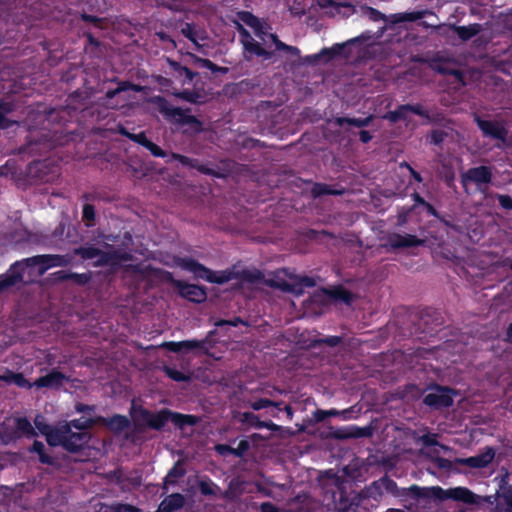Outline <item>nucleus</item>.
Here are the masks:
<instances>
[{"label":"nucleus","instance_id":"obj_1","mask_svg":"<svg viewBox=\"0 0 512 512\" xmlns=\"http://www.w3.org/2000/svg\"><path fill=\"white\" fill-rule=\"evenodd\" d=\"M179 265L190 272L197 278L205 279L208 282L216 284H224L231 280H239L242 284L258 285L264 283L263 274L256 269H232L214 272L202 264L192 259H182Z\"/></svg>","mask_w":512,"mask_h":512},{"label":"nucleus","instance_id":"obj_2","mask_svg":"<svg viewBox=\"0 0 512 512\" xmlns=\"http://www.w3.org/2000/svg\"><path fill=\"white\" fill-rule=\"evenodd\" d=\"M73 260V254L66 255H37L17 263L9 276L0 281V292L15 285L24 278V273L31 267L39 266L38 274L43 275L53 267L68 266Z\"/></svg>","mask_w":512,"mask_h":512},{"label":"nucleus","instance_id":"obj_3","mask_svg":"<svg viewBox=\"0 0 512 512\" xmlns=\"http://www.w3.org/2000/svg\"><path fill=\"white\" fill-rule=\"evenodd\" d=\"M73 254L80 255L84 260L96 259V266H115L130 259V256L128 254L120 253L115 250L103 251L92 246L76 248L74 249Z\"/></svg>","mask_w":512,"mask_h":512},{"label":"nucleus","instance_id":"obj_4","mask_svg":"<svg viewBox=\"0 0 512 512\" xmlns=\"http://www.w3.org/2000/svg\"><path fill=\"white\" fill-rule=\"evenodd\" d=\"M86 439L84 432H72L70 424L60 423L57 426V433L50 435L49 445H61L69 451H75L86 442Z\"/></svg>","mask_w":512,"mask_h":512},{"label":"nucleus","instance_id":"obj_5","mask_svg":"<svg viewBox=\"0 0 512 512\" xmlns=\"http://www.w3.org/2000/svg\"><path fill=\"white\" fill-rule=\"evenodd\" d=\"M148 101L153 104L154 108L164 114L167 118L174 121L176 124L181 125H201V123L194 117L187 115L185 111L180 108L172 107L166 99L160 96H155Z\"/></svg>","mask_w":512,"mask_h":512},{"label":"nucleus","instance_id":"obj_6","mask_svg":"<svg viewBox=\"0 0 512 512\" xmlns=\"http://www.w3.org/2000/svg\"><path fill=\"white\" fill-rule=\"evenodd\" d=\"M408 112H414L419 115L425 116L428 119V122L425 123V125L446 126L450 123L448 120H446L439 114L430 116L426 114L424 111H422L419 106L413 107L410 105H403L398 110L387 113L384 116V118L388 119L391 124H395L401 119H406Z\"/></svg>","mask_w":512,"mask_h":512},{"label":"nucleus","instance_id":"obj_7","mask_svg":"<svg viewBox=\"0 0 512 512\" xmlns=\"http://www.w3.org/2000/svg\"><path fill=\"white\" fill-rule=\"evenodd\" d=\"M172 158L179 160L185 166L196 168L197 170H199L200 172H202L204 174L213 175L218 178L225 177L227 174L231 173L235 166V164L233 162L224 160L221 162L222 168H220L219 170L216 171V170L210 169L204 165L199 164L198 161L195 159H191V158H188V157L180 155V154L173 153Z\"/></svg>","mask_w":512,"mask_h":512},{"label":"nucleus","instance_id":"obj_8","mask_svg":"<svg viewBox=\"0 0 512 512\" xmlns=\"http://www.w3.org/2000/svg\"><path fill=\"white\" fill-rule=\"evenodd\" d=\"M143 415L147 419H149L147 426L152 427L154 429H160L169 419H171L176 424L180 425H192L195 423V419L192 416L181 415L168 411H161L157 414L150 413Z\"/></svg>","mask_w":512,"mask_h":512},{"label":"nucleus","instance_id":"obj_9","mask_svg":"<svg viewBox=\"0 0 512 512\" xmlns=\"http://www.w3.org/2000/svg\"><path fill=\"white\" fill-rule=\"evenodd\" d=\"M458 63L457 61L450 57L441 54H436L430 60V67L441 74H449L453 75L457 80H459L463 85V74L461 71L454 68Z\"/></svg>","mask_w":512,"mask_h":512},{"label":"nucleus","instance_id":"obj_10","mask_svg":"<svg viewBox=\"0 0 512 512\" xmlns=\"http://www.w3.org/2000/svg\"><path fill=\"white\" fill-rule=\"evenodd\" d=\"M361 9L369 14V16L374 20L382 19V20H389L392 24H397L404 21H416L418 19H421L427 11H420V12H412V13H404V14H394L391 17H387L386 15L382 14L381 12L375 10L374 8L368 7V6H362Z\"/></svg>","mask_w":512,"mask_h":512},{"label":"nucleus","instance_id":"obj_11","mask_svg":"<svg viewBox=\"0 0 512 512\" xmlns=\"http://www.w3.org/2000/svg\"><path fill=\"white\" fill-rule=\"evenodd\" d=\"M238 18L240 21L248 25L254 30L255 36L259 39L260 46H267L269 35L271 33L268 32V29L260 22V20L255 17L250 12H240L238 13Z\"/></svg>","mask_w":512,"mask_h":512},{"label":"nucleus","instance_id":"obj_12","mask_svg":"<svg viewBox=\"0 0 512 512\" xmlns=\"http://www.w3.org/2000/svg\"><path fill=\"white\" fill-rule=\"evenodd\" d=\"M452 391L445 387H436L424 398V403L437 408L447 407L452 404Z\"/></svg>","mask_w":512,"mask_h":512},{"label":"nucleus","instance_id":"obj_13","mask_svg":"<svg viewBox=\"0 0 512 512\" xmlns=\"http://www.w3.org/2000/svg\"><path fill=\"white\" fill-rule=\"evenodd\" d=\"M340 300L346 304H349L352 301V295L342 289V288H335L332 290H318L313 295V301L316 303L326 304L330 300Z\"/></svg>","mask_w":512,"mask_h":512},{"label":"nucleus","instance_id":"obj_14","mask_svg":"<svg viewBox=\"0 0 512 512\" xmlns=\"http://www.w3.org/2000/svg\"><path fill=\"white\" fill-rule=\"evenodd\" d=\"M491 170L486 166L470 168L462 175V183L467 186L469 183L477 185L487 184L491 181Z\"/></svg>","mask_w":512,"mask_h":512},{"label":"nucleus","instance_id":"obj_15","mask_svg":"<svg viewBox=\"0 0 512 512\" xmlns=\"http://www.w3.org/2000/svg\"><path fill=\"white\" fill-rule=\"evenodd\" d=\"M285 276H289V278L296 280L295 276H293L292 274H288V272L286 270H281V271H277L270 278H267V279L264 278V283L270 287L280 289L284 292H293L296 294H301L302 290L296 289L295 286H293L292 284H289L285 280Z\"/></svg>","mask_w":512,"mask_h":512},{"label":"nucleus","instance_id":"obj_16","mask_svg":"<svg viewBox=\"0 0 512 512\" xmlns=\"http://www.w3.org/2000/svg\"><path fill=\"white\" fill-rule=\"evenodd\" d=\"M237 30L242 35V44L246 51L255 53L259 56H264L265 58H270L272 53L265 50L260 46V42L255 40L250 33L240 24L239 22H235Z\"/></svg>","mask_w":512,"mask_h":512},{"label":"nucleus","instance_id":"obj_17","mask_svg":"<svg viewBox=\"0 0 512 512\" xmlns=\"http://www.w3.org/2000/svg\"><path fill=\"white\" fill-rule=\"evenodd\" d=\"M174 284L179 290L180 295L190 301L200 303L206 299V292L200 286L187 284L182 281H175Z\"/></svg>","mask_w":512,"mask_h":512},{"label":"nucleus","instance_id":"obj_18","mask_svg":"<svg viewBox=\"0 0 512 512\" xmlns=\"http://www.w3.org/2000/svg\"><path fill=\"white\" fill-rule=\"evenodd\" d=\"M424 244V241L410 234H390L387 237V245L393 249L415 247Z\"/></svg>","mask_w":512,"mask_h":512},{"label":"nucleus","instance_id":"obj_19","mask_svg":"<svg viewBox=\"0 0 512 512\" xmlns=\"http://www.w3.org/2000/svg\"><path fill=\"white\" fill-rule=\"evenodd\" d=\"M67 380L66 376L59 371L53 370L47 375L39 377L35 380L33 385L37 388H49V389H57L64 381Z\"/></svg>","mask_w":512,"mask_h":512},{"label":"nucleus","instance_id":"obj_20","mask_svg":"<svg viewBox=\"0 0 512 512\" xmlns=\"http://www.w3.org/2000/svg\"><path fill=\"white\" fill-rule=\"evenodd\" d=\"M435 30L448 29L457 33L462 41H467L481 32L482 27L479 24H472L469 26H456V25H438L434 27Z\"/></svg>","mask_w":512,"mask_h":512},{"label":"nucleus","instance_id":"obj_21","mask_svg":"<svg viewBox=\"0 0 512 512\" xmlns=\"http://www.w3.org/2000/svg\"><path fill=\"white\" fill-rule=\"evenodd\" d=\"M120 131L125 136L130 138L131 140L146 147L152 153V155H154L156 157H164L166 155V153L159 146H157L156 144H154L153 142H151L150 140L147 139L144 132L134 134V133H131L129 130H120Z\"/></svg>","mask_w":512,"mask_h":512},{"label":"nucleus","instance_id":"obj_22","mask_svg":"<svg viewBox=\"0 0 512 512\" xmlns=\"http://www.w3.org/2000/svg\"><path fill=\"white\" fill-rule=\"evenodd\" d=\"M451 499L465 504H478L480 496L473 493L466 487L451 488Z\"/></svg>","mask_w":512,"mask_h":512},{"label":"nucleus","instance_id":"obj_23","mask_svg":"<svg viewBox=\"0 0 512 512\" xmlns=\"http://www.w3.org/2000/svg\"><path fill=\"white\" fill-rule=\"evenodd\" d=\"M495 452L491 448H487L483 453L466 458L463 460V463L467 466L474 468H483L486 467L494 458Z\"/></svg>","mask_w":512,"mask_h":512},{"label":"nucleus","instance_id":"obj_24","mask_svg":"<svg viewBox=\"0 0 512 512\" xmlns=\"http://www.w3.org/2000/svg\"><path fill=\"white\" fill-rule=\"evenodd\" d=\"M369 39H370V36L362 35V36L350 39V40H348L345 43L336 44V45H334L331 48H325V49L322 50V54L324 56L323 61L324 62H328L330 59H332L335 56L339 55L346 45L354 44V43H357V42H364V41H367Z\"/></svg>","mask_w":512,"mask_h":512},{"label":"nucleus","instance_id":"obj_25","mask_svg":"<svg viewBox=\"0 0 512 512\" xmlns=\"http://www.w3.org/2000/svg\"><path fill=\"white\" fill-rule=\"evenodd\" d=\"M384 488L386 491L395 493L396 483L388 478H382L378 482L373 483L368 490L367 493L370 497L376 499L377 495H380L379 490Z\"/></svg>","mask_w":512,"mask_h":512},{"label":"nucleus","instance_id":"obj_26","mask_svg":"<svg viewBox=\"0 0 512 512\" xmlns=\"http://www.w3.org/2000/svg\"><path fill=\"white\" fill-rule=\"evenodd\" d=\"M186 471L183 467L182 461H177L173 468L168 472L165 477L163 488L167 489L168 485H173L177 480L185 475Z\"/></svg>","mask_w":512,"mask_h":512},{"label":"nucleus","instance_id":"obj_27","mask_svg":"<svg viewBox=\"0 0 512 512\" xmlns=\"http://www.w3.org/2000/svg\"><path fill=\"white\" fill-rule=\"evenodd\" d=\"M373 116L370 115L366 118H345L339 117L336 118L333 122H330L332 125L343 126V125H352V126H368L371 124Z\"/></svg>","mask_w":512,"mask_h":512},{"label":"nucleus","instance_id":"obj_28","mask_svg":"<svg viewBox=\"0 0 512 512\" xmlns=\"http://www.w3.org/2000/svg\"><path fill=\"white\" fill-rule=\"evenodd\" d=\"M371 435V429L369 427L359 428V427H351L345 431L337 432L338 438H361L368 437Z\"/></svg>","mask_w":512,"mask_h":512},{"label":"nucleus","instance_id":"obj_29","mask_svg":"<svg viewBox=\"0 0 512 512\" xmlns=\"http://www.w3.org/2000/svg\"><path fill=\"white\" fill-rule=\"evenodd\" d=\"M316 2L321 8L334 7L337 13L342 14L343 16H346V14L341 12V7L350 8L353 13L355 12V7L350 3H337L333 0H316Z\"/></svg>","mask_w":512,"mask_h":512},{"label":"nucleus","instance_id":"obj_30","mask_svg":"<svg viewBox=\"0 0 512 512\" xmlns=\"http://www.w3.org/2000/svg\"><path fill=\"white\" fill-rule=\"evenodd\" d=\"M343 190L341 189H333L330 186L326 184H316L314 185L312 189V194L315 197L321 196V195H340L342 194Z\"/></svg>","mask_w":512,"mask_h":512},{"label":"nucleus","instance_id":"obj_31","mask_svg":"<svg viewBox=\"0 0 512 512\" xmlns=\"http://www.w3.org/2000/svg\"><path fill=\"white\" fill-rule=\"evenodd\" d=\"M34 424L36 428L40 431V433L46 436V440L48 443L50 435L57 433V427L53 429L50 428V426L45 423L44 418L42 416H37L34 420Z\"/></svg>","mask_w":512,"mask_h":512},{"label":"nucleus","instance_id":"obj_32","mask_svg":"<svg viewBox=\"0 0 512 512\" xmlns=\"http://www.w3.org/2000/svg\"><path fill=\"white\" fill-rule=\"evenodd\" d=\"M128 425H129L128 419L126 417L120 416V415H116V416L112 417L108 422V426L110 427V429L113 431H116V432H120V431L124 430L125 428L128 427Z\"/></svg>","mask_w":512,"mask_h":512},{"label":"nucleus","instance_id":"obj_33","mask_svg":"<svg viewBox=\"0 0 512 512\" xmlns=\"http://www.w3.org/2000/svg\"><path fill=\"white\" fill-rule=\"evenodd\" d=\"M16 428L25 436L31 437L35 435L34 428L30 424V422L25 418L16 419Z\"/></svg>","mask_w":512,"mask_h":512},{"label":"nucleus","instance_id":"obj_34","mask_svg":"<svg viewBox=\"0 0 512 512\" xmlns=\"http://www.w3.org/2000/svg\"><path fill=\"white\" fill-rule=\"evenodd\" d=\"M163 370L167 374V376L174 381L181 382L190 380V375H187L169 366H164Z\"/></svg>","mask_w":512,"mask_h":512},{"label":"nucleus","instance_id":"obj_35","mask_svg":"<svg viewBox=\"0 0 512 512\" xmlns=\"http://www.w3.org/2000/svg\"><path fill=\"white\" fill-rule=\"evenodd\" d=\"M105 512H140V509L130 504L116 503L107 506Z\"/></svg>","mask_w":512,"mask_h":512},{"label":"nucleus","instance_id":"obj_36","mask_svg":"<svg viewBox=\"0 0 512 512\" xmlns=\"http://www.w3.org/2000/svg\"><path fill=\"white\" fill-rule=\"evenodd\" d=\"M237 419L243 424H248L257 428H259V422H261L255 414L250 412L238 413Z\"/></svg>","mask_w":512,"mask_h":512},{"label":"nucleus","instance_id":"obj_37","mask_svg":"<svg viewBox=\"0 0 512 512\" xmlns=\"http://www.w3.org/2000/svg\"><path fill=\"white\" fill-rule=\"evenodd\" d=\"M7 383H14L16 384L17 386L19 387H27V388H30L33 385V383H29L22 374L20 373H11V372H8V379H7Z\"/></svg>","mask_w":512,"mask_h":512},{"label":"nucleus","instance_id":"obj_38","mask_svg":"<svg viewBox=\"0 0 512 512\" xmlns=\"http://www.w3.org/2000/svg\"><path fill=\"white\" fill-rule=\"evenodd\" d=\"M143 414H150V412L144 409H135L132 414V419L138 427L147 426L148 424L149 419H147Z\"/></svg>","mask_w":512,"mask_h":512},{"label":"nucleus","instance_id":"obj_39","mask_svg":"<svg viewBox=\"0 0 512 512\" xmlns=\"http://www.w3.org/2000/svg\"><path fill=\"white\" fill-rule=\"evenodd\" d=\"M430 493L432 496H434L435 498H437L441 501L451 499V496H450L451 488L442 489L441 487H432L430 489Z\"/></svg>","mask_w":512,"mask_h":512},{"label":"nucleus","instance_id":"obj_40","mask_svg":"<svg viewBox=\"0 0 512 512\" xmlns=\"http://www.w3.org/2000/svg\"><path fill=\"white\" fill-rule=\"evenodd\" d=\"M199 489L203 495H215L218 487L210 481H201L199 483Z\"/></svg>","mask_w":512,"mask_h":512},{"label":"nucleus","instance_id":"obj_41","mask_svg":"<svg viewBox=\"0 0 512 512\" xmlns=\"http://www.w3.org/2000/svg\"><path fill=\"white\" fill-rule=\"evenodd\" d=\"M174 95L191 103H199L201 98L198 92L190 91L179 92L175 93Z\"/></svg>","mask_w":512,"mask_h":512},{"label":"nucleus","instance_id":"obj_42","mask_svg":"<svg viewBox=\"0 0 512 512\" xmlns=\"http://www.w3.org/2000/svg\"><path fill=\"white\" fill-rule=\"evenodd\" d=\"M205 345V341L198 340H186L181 341V351H190L193 349L202 348Z\"/></svg>","mask_w":512,"mask_h":512},{"label":"nucleus","instance_id":"obj_43","mask_svg":"<svg viewBox=\"0 0 512 512\" xmlns=\"http://www.w3.org/2000/svg\"><path fill=\"white\" fill-rule=\"evenodd\" d=\"M131 84L132 83L127 82V81L119 83V86L116 89L110 90L106 93L105 99L110 100L113 97H115L116 95H118L119 93L126 91L127 89H131Z\"/></svg>","mask_w":512,"mask_h":512},{"label":"nucleus","instance_id":"obj_44","mask_svg":"<svg viewBox=\"0 0 512 512\" xmlns=\"http://www.w3.org/2000/svg\"><path fill=\"white\" fill-rule=\"evenodd\" d=\"M44 444L38 441H35L32 446V451L39 454V459L42 463H51V459L49 456L43 453Z\"/></svg>","mask_w":512,"mask_h":512},{"label":"nucleus","instance_id":"obj_45","mask_svg":"<svg viewBox=\"0 0 512 512\" xmlns=\"http://www.w3.org/2000/svg\"><path fill=\"white\" fill-rule=\"evenodd\" d=\"M195 62L203 67H206L212 71H226V68L217 67L214 63H212L208 59L196 58Z\"/></svg>","mask_w":512,"mask_h":512},{"label":"nucleus","instance_id":"obj_46","mask_svg":"<svg viewBox=\"0 0 512 512\" xmlns=\"http://www.w3.org/2000/svg\"><path fill=\"white\" fill-rule=\"evenodd\" d=\"M272 405L276 406L277 404L268 399H260L250 404L251 408H253L254 410H260Z\"/></svg>","mask_w":512,"mask_h":512},{"label":"nucleus","instance_id":"obj_47","mask_svg":"<svg viewBox=\"0 0 512 512\" xmlns=\"http://www.w3.org/2000/svg\"><path fill=\"white\" fill-rule=\"evenodd\" d=\"M11 105L8 103L0 104V125H10L11 123L5 118L4 114L11 111Z\"/></svg>","mask_w":512,"mask_h":512},{"label":"nucleus","instance_id":"obj_48","mask_svg":"<svg viewBox=\"0 0 512 512\" xmlns=\"http://www.w3.org/2000/svg\"><path fill=\"white\" fill-rule=\"evenodd\" d=\"M499 204L502 208L506 210L512 209V198L508 195H498L497 196Z\"/></svg>","mask_w":512,"mask_h":512},{"label":"nucleus","instance_id":"obj_49","mask_svg":"<svg viewBox=\"0 0 512 512\" xmlns=\"http://www.w3.org/2000/svg\"><path fill=\"white\" fill-rule=\"evenodd\" d=\"M70 427H74L76 429H79V430H84L86 428H88L90 425H91V422L90 420H73L71 421L70 423Z\"/></svg>","mask_w":512,"mask_h":512},{"label":"nucleus","instance_id":"obj_50","mask_svg":"<svg viewBox=\"0 0 512 512\" xmlns=\"http://www.w3.org/2000/svg\"><path fill=\"white\" fill-rule=\"evenodd\" d=\"M324 59V56L322 54V51L316 55H312V56H307L306 58H304L303 62L305 64H312V65H316L320 62H322Z\"/></svg>","mask_w":512,"mask_h":512},{"label":"nucleus","instance_id":"obj_51","mask_svg":"<svg viewBox=\"0 0 512 512\" xmlns=\"http://www.w3.org/2000/svg\"><path fill=\"white\" fill-rule=\"evenodd\" d=\"M95 213L92 205H85L83 208V218L88 222H92L94 220Z\"/></svg>","mask_w":512,"mask_h":512},{"label":"nucleus","instance_id":"obj_52","mask_svg":"<svg viewBox=\"0 0 512 512\" xmlns=\"http://www.w3.org/2000/svg\"><path fill=\"white\" fill-rule=\"evenodd\" d=\"M484 131V134L486 136H492V137H495V138H499L501 139L503 142H505V134H506V131L507 130H500V129H497V130H483Z\"/></svg>","mask_w":512,"mask_h":512},{"label":"nucleus","instance_id":"obj_53","mask_svg":"<svg viewBox=\"0 0 512 512\" xmlns=\"http://www.w3.org/2000/svg\"><path fill=\"white\" fill-rule=\"evenodd\" d=\"M182 34L193 41L196 45H198L195 39V32L193 31V28L190 24H185V26L182 28Z\"/></svg>","mask_w":512,"mask_h":512},{"label":"nucleus","instance_id":"obj_54","mask_svg":"<svg viewBox=\"0 0 512 512\" xmlns=\"http://www.w3.org/2000/svg\"><path fill=\"white\" fill-rule=\"evenodd\" d=\"M215 450L222 456H227L229 454L234 455V448L228 445L219 444L215 447Z\"/></svg>","mask_w":512,"mask_h":512},{"label":"nucleus","instance_id":"obj_55","mask_svg":"<svg viewBox=\"0 0 512 512\" xmlns=\"http://www.w3.org/2000/svg\"><path fill=\"white\" fill-rule=\"evenodd\" d=\"M249 448V443L246 440L240 441L237 448H234V455L240 457L246 452Z\"/></svg>","mask_w":512,"mask_h":512},{"label":"nucleus","instance_id":"obj_56","mask_svg":"<svg viewBox=\"0 0 512 512\" xmlns=\"http://www.w3.org/2000/svg\"><path fill=\"white\" fill-rule=\"evenodd\" d=\"M444 138L443 130H433L430 135V141L434 144H439Z\"/></svg>","mask_w":512,"mask_h":512},{"label":"nucleus","instance_id":"obj_57","mask_svg":"<svg viewBox=\"0 0 512 512\" xmlns=\"http://www.w3.org/2000/svg\"><path fill=\"white\" fill-rule=\"evenodd\" d=\"M162 347L167 348L172 352H180L181 351V341L180 342H164Z\"/></svg>","mask_w":512,"mask_h":512},{"label":"nucleus","instance_id":"obj_58","mask_svg":"<svg viewBox=\"0 0 512 512\" xmlns=\"http://www.w3.org/2000/svg\"><path fill=\"white\" fill-rule=\"evenodd\" d=\"M261 512H280V510L269 502L261 505Z\"/></svg>","mask_w":512,"mask_h":512},{"label":"nucleus","instance_id":"obj_59","mask_svg":"<svg viewBox=\"0 0 512 512\" xmlns=\"http://www.w3.org/2000/svg\"><path fill=\"white\" fill-rule=\"evenodd\" d=\"M269 39H270L271 42H273L275 44L276 49H278V50H284L285 49L286 44H284L283 42L278 40L276 35L270 34L269 35Z\"/></svg>","mask_w":512,"mask_h":512},{"label":"nucleus","instance_id":"obj_60","mask_svg":"<svg viewBox=\"0 0 512 512\" xmlns=\"http://www.w3.org/2000/svg\"><path fill=\"white\" fill-rule=\"evenodd\" d=\"M267 428L271 431H278L280 429V426L272 423V422H264V421H261L259 422V428Z\"/></svg>","mask_w":512,"mask_h":512},{"label":"nucleus","instance_id":"obj_61","mask_svg":"<svg viewBox=\"0 0 512 512\" xmlns=\"http://www.w3.org/2000/svg\"><path fill=\"white\" fill-rule=\"evenodd\" d=\"M359 135H360L361 141L364 143L370 141L373 137L369 130H361Z\"/></svg>","mask_w":512,"mask_h":512},{"label":"nucleus","instance_id":"obj_62","mask_svg":"<svg viewBox=\"0 0 512 512\" xmlns=\"http://www.w3.org/2000/svg\"><path fill=\"white\" fill-rule=\"evenodd\" d=\"M82 19L85 20V21L92 22L95 25H99L102 22L101 19H99V18H97L95 16L87 15V14H83L82 15Z\"/></svg>","mask_w":512,"mask_h":512},{"label":"nucleus","instance_id":"obj_63","mask_svg":"<svg viewBox=\"0 0 512 512\" xmlns=\"http://www.w3.org/2000/svg\"><path fill=\"white\" fill-rule=\"evenodd\" d=\"M300 284L305 285L307 287H312L315 285V282L312 278L303 277L299 280Z\"/></svg>","mask_w":512,"mask_h":512},{"label":"nucleus","instance_id":"obj_64","mask_svg":"<svg viewBox=\"0 0 512 512\" xmlns=\"http://www.w3.org/2000/svg\"><path fill=\"white\" fill-rule=\"evenodd\" d=\"M505 503L512 509V491H507L503 494Z\"/></svg>","mask_w":512,"mask_h":512}]
</instances>
